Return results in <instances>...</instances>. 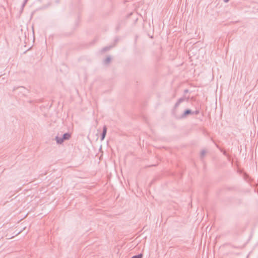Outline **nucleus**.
I'll use <instances>...</instances> for the list:
<instances>
[{
    "label": "nucleus",
    "mask_w": 258,
    "mask_h": 258,
    "mask_svg": "<svg viewBox=\"0 0 258 258\" xmlns=\"http://www.w3.org/2000/svg\"><path fill=\"white\" fill-rule=\"evenodd\" d=\"M142 257H143V254H139L138 255L134 256L132 258H142Z\"/></svg>",
    "instance_id": "obj_3"
},
{
    "label": "nucleus",
    "mask_w": 258,
    "mask_h": 258,
    "mask_svg": "<svg viewBox=\"0 0 258 258\" xmlns=\"http://www.w3.org/2000/svg\"><path fill=\"white\" fill-rule=\"evenodd\" d=\"M70 135L69 134H66L63 135V139H69L70 138Z\"/></svg>",
    "instance_id": "obj_2"
},
{
    "label": "nucleus",
    "mask_w": 258,
    "mask_h": 258,
    "mask_svg": "<svg viewBox=\"0 0 258 258\" xmlns=\"http://www.w3.org/2000/svg\"><path fill=\"white\" fill-rule=\"evenodd\" d=\"M189 113V111H187L186 112V114H187V113Z\"/></svg>",
    "instance_id": "obj_6"
},
{
    "label": "nucleus",
    "mask_w": 258,
    "mask_h": 258,
    "mask_svg": "<svg viewBox=\"0 0 258 258\" xmlns=\"http://www.w3.org/2000/svg\"><path fill=\"white\" fill-rule=\"evenodd\" d=\"M56 140H57V142L58 143H62V142H63V139H60V140H59L58 139H57H57H56Z\"/></svg>",
    "instance_id": "obj_4"
},
{
    "label": "nucleus",
    "mask_w": 258,
    "mask_h": 258,
    "mask_svg": "<svg viewBox=\"0 0 258 258\" xmlns=\"http://www.w3.org/2000/svg\"><path fill=\"white\" fill-rule=\"evenodd\" d=\"M229 0H224L225 2H228Z\"/></svg>",
    "instance_id": "obj_5"
},
{
    "label": "nucleus",
    "mask_w": 258,
    "mask_h": 258,
    "mask_svg": "<svg viewBox=\"0 0 258 258\" xmlns=\"http://www.w3.org/2000/svg\"><path fill=\"white\" fill-rule=\"evenodd\" d=\"M106 132H107V128L106 126H104L103 127V134H102V137L101 138V140H103L104 139L106 134Z\"/></svg>",
    "instance_id": "obj_1"
}]
</instances>
